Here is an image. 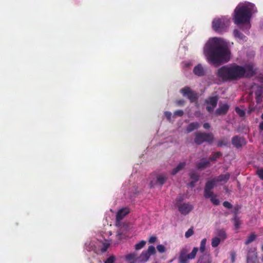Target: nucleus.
I'll return each mask as SVG.
<instances>
[{"mask_svg": "<svg viewBox=\"0 0 263 263\" xmlns=\"http://www.w3.org/2000/svg\"><path fill=\"white\" fill-rule=\"evenodd\" d=\"M261 118L262 119H263V113L262 114L261 116Z\"/></svg>", "mask_w": 263, "mask_h": 263, "instance_id": "nucleus-54", "label": "nucleus"}, {"mask_svg": "<svg viewBox=\"0 0 263 263\" xmlns=\"http://www.w3.org/2000/svg\"><path fill=\"white\" fill-rule=\"evenodd\" d=\"M148 253L146 251H143L139 256L140 261L145 262L147 261L149 258Z\"/></svg>", "mask_w": 263, "mask_h": 263, "instance_id": "nucleus-23", "label": "nucleus"}, {"mask_svg": "<svg viewBox=\"0 0 263 263\" xmlns=\"http://www.w3.org/2000/svg\"><path fill=\"white\" fill-rule=\"evenodd\" d=\"M189 177L192 179V181H194L195 182H198L199 181V175L197 172H191L189 174Z\"/></svg>", "mask_w": 263, "mask_h": 263, "instance_id": "nucleus-25", "label": "nucleus"}, {"mask_svg": "<svg viewBox=\"0 0 263 263\" xmlns=\"http://www.w3.org/2000/svg\"><path fill=\"white\" fill-rule=\"evenodd\" d=\"M157 249L160 253H164L165 251V248L162 245H159L157 246Z\"/></svg>", "mask_w": 263, "mask_h": 263, "instance_id": "nucleus-41", "label": "nucleus"}, {"mask_svg": "<svg viewBox=\"0 0 263 263\" xmlns=\"http://www.w3.org/2000/svg\"><path fill=\"white\" fill-rule=\"evenodd\" d=\"M194 234V231L193 228H190L185 233V236L186 238H189Z\"/></svg>", "mask_w": 263, "mask_h": 263, "instance_id": "nucleus-40", "label": "nucleus"}, {"mask_svg": "<svg viewBox=\"0 0 263 263\" xmlns=\"http://www.w3.org/2000/svg\"><path fill=\"white\" fill-rule=\"evenodd\" d=\"M164 115H165V116L166 117V118H167V119L168 120V121H171V117H172V113L170 111H165L164 112Z\"/></svg>", "mask_w": 263, "mask_h": 263, "instance_id": "nucleus-47", "label": "nucleus"}, {"mask_svg": "<svg viewBox=\"0 0 263 263\" xmlns=\"http://www.w3.org/2000/svg\"><path fill=\"white\" fill-rule=\"evenodd\" d=\"M157 240V237L156 236H151L149 239V242L151 243H154Z\"/></svg>", "mask_w": 263, "mask_h": 263, "instance_id": "nucleus-50", "label": "nucleus"}, {"mask_svg": "<svg viewBox=\"0 0 263 263\" xmlns=\"http://www.w3.org/2000/svg\"><path fill=\"white\" fill-rule=\"evenodd\" d=\"M218 97L216 96L211 97L208 99L205 100V102L208 106L206 107V110L211 112L213 111L214 109L216 107L218 101Z\"/></svg>", "mask_w": 263, "mask_h": 263, "instance_id": "nucleus-8", "label": "nucleus"}, {"mask_svg": "<svg viewBox=\"0 0 263 263\" xmlns=\"http://www.w3.org/2000/svg\"><path fill=\"white\" fill-rule=\"evenodd\" d=\"M230 174L226 173L225 174H221L217 177L214 178L216 183V182H224L226 183L230 179Z\"/></svg>", "mask_w": 263, "mask_h": 263, "instance_id": "nucleus-15", "label": "nucleus"}, {"mask_svg": "<svg viewBox=\"0 0 263 263\" xmlns=\"http://www.w3.org/2000/svg\"><path fill=\"white\" fill-rule=\"evenodd\" d=\"M235 111L239 115L240 117H243L245 115V111L240 109L238 107L235 108Z\"/></svg>", "mask_w": 263, "mask_h": 263, "instance_id": "nucleus-39", "label": "nucleus"}, {"mask_svg": "<svg viewBox=\"0 0 263 263\" xmlns=\"http://www.w3.org/2000/svg\"><path fill=\"white\" fill-rule=\"evenodd\" d=\"M185 101L183 99H180L176 101V104L178 106H182L184 105Z\"/></svg>", "mask_w": 263, "mask_h": 263, "instance_id": "nucleus-49", "label": "nucleus"}, {"mask_svg": "<svg viewBox=\"0 0 263 263\" xmlns=\"http://www.w3.org/2000/svg\"><path fill=\"white\" fill-rule=\"evenodd\" d=\"M146 244V241L145 240H141L139 243L136 244L135 246V249L136 250H139L143 248Z\"/></svg>", "mask_w": 263, "mask_h": 263, "instance_id": "nucleus-29", "label": "nucleus"}, {"mask_svg": "<svg viewBox=\"0 0 263 263\" xmlns=\"http://www.w3.org/2000/svg\"><path fill=\"white\" fill-rule=\"evenodd\" d=\"M115 260V257L114 256L109 257L105 261V263H113Z\"/></svg>", "mask_w": 263, "mask_h": 263, "instance_id": "nucleus-45", "label": "nucleus"}, {"mask_svg": "<svg viewBox=\"0 0 263 263\" xmlns=\"http://www.w3.org/2000/svg\"><path fill=\"white\" fill-rule=\"evenodd\" d=\"M180 92L184 97H186L191 103L197 101L198 99L197 93L192 90L189 87H185L182 88Z\"/></svg>", "mask_w": 263, "mask_h": 263, "instance_id": "nucleus-7", "label": "nucleus"}, {"mask_svg": "<svg viewBox=\"0 0 263 263\" xmlns=\"http://www.w3.org/2000/svg\"><path fill=\"white\" fill-rule=\"evenodd\" d=\"M130 212L129 209L128 208H124L119 210L116 215L117 222H120L122 220L126 215Z\"/></svg>", "mask_w": 263, "mask_h": 263, "instance_id": "nucleus-13", "label": "nucleus"}, {"mask_svg": "<svg viewBox=\"0 0 263 263\" xmlns=\"http://www.w3.org/2000/svg\"><path fill=\"white\" fill-rule=\"evenodd\" d=\"M167 180V177L163 175H157L155 180H152L149 183L151 187H154L156 185H163Z\"/></svg>", "mask_w": 263, "mask_h": 263, "instance_id": "nucleus-10", "label": "nucleus"}, {"mask_svg": "<svg viewBox=\"0 0 263 263\" xmlns=\"http://www.w3.org/2000/svg\"><path fill=\"white\" fill-rule=\"evenodd\" d=\"M211 201L213 203V204L215 205H218L219 204V201L218 199L216 198L214 195L210 198Z\"/></svg>", "mask_w": 263, "mask_h": 263, "instance_id": "nucleus-38", "label": "nucleus"}, {"mask_svg": "<svg viewBox=\"0 0 263 263\" xmlns=\"http://www.w3.org/2000/svg\"><path fill=\"white\" fill-rule=\"evenodd\" d=\"M259 129L260 130V131H262L263 130V121L262 122H261L259 124Z\"/></svg>", "mask_w": 263, "mask_h": 263, "instance_id": "nucleus-53", "label": "nucleus"}, {"mask_svg": "<svg viewBox=\"0 0 263 263\" xmlns=\"http://www.w3.org/2000/svg\"><path fill=\"white\" fill-rule=\"evenodd\" d=\"M194 135V141L197 145H201L203 142L211 144L214 141V136L211 133L196 132Z\"/></svg>", "mask_w": 263, "mask_h": 263, "instance_id": "nucleus-5", "label": "nucleus"}, {"mask_svg": "<svg viewBox=\"0 0 263 263\" xmlns=\"http://www.w3.org/2000/svg\"><path fill=\"white\" fill-rule=\"evenodd\" d=\"M231 24L230 19L226 16L216 17L213 19L212 27L213 30L219 34H223L228 31Z\"/></svg>", "mask_w": 263, "mask_h": 263, "instance_id": "nucleus-4", "label": "nucleus"}, {"mask_svg": "<svg viewBox=\"0 0 263 263\" xmlns=\"http://www.w3.org/2000/svg\"><path fill=\"white\" fill-rule=\"evenodd\" d=\"M229 109V106L228 104H222L220 105L219 108L215 110V114L217 116L224 115L228 112Z\"/></svg>", "mask_w": 263, "mask_h": 263, "instance_id": "nucleus-14", "label": "nucleus"}, {"mask_svg": "<svg viewBox=\"0 0 263 263\" xmlns=\"http://www.w3.org/2000/svg\"><path fill=\"white\" fill-rule=\"evenodd\" d=\"M256 238V235L254 233H252L245 241V245H248L255 240Z\"/></svg>", "mask_w": 263, "mask_h": 263, "instance_id": "nucleus-27", "label": "nucleus"}, {"mask_svg": "<svg viewBox=\"0 0 263 263\" xmlns=\"http://www.w3.org/2000/svg\"><path fill=\"white\" fill-rule=\"evenodd\" d=\"M240 208V207L239 205H237L234 207V210L233 211V213L234 214V217H238V211Z\"/></svg>", "mask_w": 263, "mask_h": 263, "instance_id": "nucleus-42", "label": "nucleus"}, {"mask_svg": "<svg viewBox=\"0 0 263 263\" xmlns=\"http://www.w3.org/2000/svg\"><path fill=\"white\" fill-rule=\"evenodd\" d=\"M183 200V197L182 196H177L175 199V205L177 207L178 204H182V202Z\"/></svg>", "mask_w": 263, "mask_h": 263, "instance_id": "nucleus-35", "label": "nucleus"}, {"mask_svg": "<svg viewBox=\"0 0 263 263\" xmlns=\"http://www.w3.org/2000/svg\"><path fill=\"white\" fill-rule=\"evenodd\" d=\"M206 242V238H204L201 241L199 251L202 253H203L205 251Z\"/></svg>", "mask_w": 263, "mask_h": 263, "instance_id": "nucleus-30", "label": "nucleus"}, {"mask_svg": "<svg viewBox=\"0 0 263 263\" xmlns=\"http://www.w3.org/2000/svg\"><path fill=\"white\" fill-rule=\"evenodd\" d=\"M256 174L261 180H263V168H258L256 171Z\"/></svg>", "mask_w": 263, "mask_h": 263, "instance_id": "nucleus-36", "label": "nucleus"}, {"mask_svg": "<svg viewBox=\"0 0 263 263\" xmlns=\"http://www.w3.org/2000/svg\"><path fill=\"white\" fill-rule=\"evenodd\" d=\"M222 204L223 206L227 208L228 209H231V208H232V204L229 201H225L223 202Z\"/></svg>", "mask_w": 263, "mask_h": 263, "instance_id": "nucleus-43", "label": "nucleus"}, {"mask_svg": "<svg viewBox=\"0 0 263 263\" xmlns=\"http://www.w3.org/2000/svg\"><path fill=\"white\" fill-rule=\"evenodd\" d=\"M220 242V239L219 237H215L212 239L211 245L213 248L217 247Z\"/></svg>", "mask_w": 263, "mask_h": 263, "instance_id": "nucleus-28", "label": "nucleus"}, {"mask_svg": "<svg viewBox=\"0 0 263 263\" xmlns=\"http://www.w3.org/2000/svg\"><path fill=\"white\" fill-rule=\"evenodd\" d=\"M109 243H103L102 245V247L101 248V251L102 253L105 252L108 249V247H109Z\"/></svg>", "mask_w": 263, "mask_h": 263, "instance_id": "nucleus-37", "label": "nucleus"}, {"mask_svg": "<svg viewBox=\"0 0 263 263\" xmlns=\"http://www.w3.org/2000/svg\"><path fill=\"white\" fill-rule=\"evenodd\" d=\"M197 182H195L194 181H191L190 183H189V185L192 187H193L195 186V183H196Z\"/></svg>", "mask_w": 263, "mask_h": 263, "instance_id": "nucleus-52", "label": "nucleus"}, {"mask_svg": "<svg viewBox=\"0 0 263 263\" xmlns=\"http://www.w3.org/2000/svg\"><path fill=\"white\" fill-rule=\"evenodd\" d=\"M256 11L253 4L249 2L239 4L234 10V23L236 25L249 23L253 13Z\"/></svg>", "mask_w": 263, "mask_h": 263, "instance_id": "nucleus-3", "label": "nucleus"}, {"mask_svg": "<svg viewBox=\"0 0 263 263\" xmlns=\"http://www.w3.org/2000/svg\"><path fill=\"white\" fill-rule=\"evenodd\" d=\"M227 145V142H224L223 140H219L217 142V146L222 147Z\"/></svg>", "mask_w": 263, "mask_h": 263, "instance_id": "nucleus-46", "label": "nucleus"}, {"mask_svg": "<svg viewBox=\"0 0 263 263\" xmlns=\"http://www.w3.org/2000/svg\"><path fill=\"white\" fill-rule=\"evenodd\" d=\"M257 257L256 249H250L248 251L247 263H256Z\"/></svg>", "mask_w": 263, "mask_h": 263, "instance_id": "nucleus-12", "label": "nucleus"}, {"mask_svg": "<svg viewBox=\"0 0 263 263\" xmlns=\"http://www.w3.org/2000/svg\"><path fill=\"white\" fill-rule=\"evenodd\" d=\"M221 156L222 153L220 152H213L209 157V160L211 161H215Z\"/></svg>", "mask_w": 263, "mask_h": 263, "instance_id": "nucleus-21", "label": "nucleus"}, {"mask_svg": "<svg viewBox=\"0 0 263 263\" xmlns=\"http://www.w3.org/2000/svg\"><path fill=\"white\" fill-rule=\"evenodd\" d=\"M200 127V124L197 122H192L186 127V131L188 133H191Z\"/></svg>", "mask_w": 263, "mask_h": 263, "instance_id": "nucleus-18", "label": "nucleus"}, {"mask_svg": "<svg viewBox=\"0 0 263 263\" xmlns=\"http://www.w3.org/2000/svg\"><path fill=\"white\" fill-rule=\"evenodd\" d=\"M256 73V69L253 64L240 66L234 64L225 65L219 68L216 73L217 78L223 82L238 80L246 78H250Z\"/></svg>", "mask_w": 263, "mask_h": 263, "instance_id": "nucleus-2", "label": "nucleus"}, {"mask_svg": "<svg viewBox=\"0 0 263 263\" xmlns=\"http://www.w3.org/2000/svg\"><path fill=\"white\" fill-rule=\"evenodd\" d=\"M204 53L208 62L216 67L228 63L231 55L228 43L218 37L209 39L204 48Z\"/></svg>", "mask_w": 263, "mask_h": 263, "instance_id": "nucleus-1", "label": "nucleus"}, {"mask_svg": "<svg viewBox=\"0 0 263 263\" xmlns=\"http://www.w3.org/2000/svg\"><path fill=\"white\" fill-rule=\"evenodd\" d=\"M213 195L214 193L212 190L204 189V196L205 198H210Z\"/></svg>", "mask_w": 263, "mask_h": 263, "instance_id": "nucleus-31", "label": "nucleus"}, {"mask_svg": "<svg viewBox=\"0 0 263 263\" xmlns=\"http://www.w3.org/2000/svg\"><path fill=\"white\" fill-rule=\"evenodd\" d=\"M186 165L185 162L179 163L177 166L175 167L172 171L171 174L173 175H176L179 171H181Z\"/></svg>", "mask_w": 263, "mask_h": 263, "instance_id": "nucleus-19", "label": "nucleus"}, {"mask_svg": "<svg viewBox=\"0 0 263 263\" xmlns=\"http://www.w3.org/2000/svg\"><path fill=\"white\" fill-rule=\"evenodd\" d=\"M217 235L221 239L224 240L227 238L226 232L222 229H219L217 231Z\"/></svg>", "mask_w": 263, "mask_h": 263, "instance_id": "nucleus-26", "label": "nucleus"}, {"mask_svg": "<svg viewBox=\"0 0 263 263\" xmlns=\"http://www.w3.org/2000/svg\"><path fill=\"white\" fill-rule=\"evenodd\" d=\"M233 35L236 39L239 40V42H245L247 40V37L243 34L241 33L238 30L235 29L233 31Z\"/></svg>", "mask_w": 263, "mask_h": 263, "instance_id": "nucleus-17", "label": "nucleus"}, {"mask_svg": "<svg viewBox=\"0 0 263 263\" xmlns=\"http://www.w3.org/2000/svg\"><path fill=\"white\" fill-rule=\"evenodd\" d=\"M210 161L208 160L201 161L196 164V167L198 170H203L208 167Z\"/></svg>", "mask_w": 263, "mask_h": 263, "instance_id": "nucleus-20", "label": "nucleus"}, {"mask_svg": "<svg viewBox=\"0 0 263 263\" xmlns=\"http://www.w3.org/2000/svg\"><path fill=\"white\" fill-rule=\"evenodd\" d=\"M230 256H231V262H232V263H234L235 262V257H236L235 252L234 251L231 252Z\"/></svg>", "mask_w": 263, "mask_h": 263, "instance_id": "nucleus-48", "label": "nucleus"}, {"mask_svg": "<svg viewBox=\"0 0 263 263\" xmlns=\"http://www.w3.org/2000/svg\"><path fill=\"white\" fill-rule=\"evenodd\" d=\"M183 111L182 110H177L174 112L175 116L182 117L183 115Z\"/></svg>", "mask_w": 263, "mask_h": 263, "instance_id": "nucleus-44", "label": "nucleus"}, {"mask_svg": "<svg viewBox=\"0 0 263 263\" xmlns=\"http://www.w3.org/2000/svg\"><path fill=\"white\" fill-rule=\"evenodd\" d=\"M193 72L195 75L199 77H201L205 74V71L201 64H198L195 66L193 69Z\"/></svg>", "mask_w": 263, "mask_h": 263, "instance_id": "nucleus-16", "label": "nucleus"}, {"mask_svg": "<svg viewBox=\"0 0 263 263\" xmlns=\"http://www.w3.org/2000/svg\"><path fill=\"white\" fill-rule=\"evenodd\" d=\"M136 254L135 253L129 254L126 255V259L128 261L135 260L136 259Z\"/></svg>", "mask_w": 263, "mask_h": 263, "instance_id": "nucleus-34", "label": "nucleus"}, {"mask_svg": "<svg viewBox=\"0 0 263 263\" xmlns=\"http://www.w3.org/2000/svg\"><path fill=\"white\" fill-rule=\"evenodd\" d=\"M146 251L148 253V255L149 256L154 255L156 253L155 248L153 246H149L147 250Z\"/></svg>", "mask_w": 263, "mask_h": 263, "instance_id": "nucleus-33", "label": "nucleus"}, {"mask_svg": "<svg viewBox=\"0 0 263 263\" xmlns=\"http://www.w3.org/2000/svg\"><path fill=\"white\" fill-rule=\"evenodd\" d=\"M216 183L215 180L213 179L211 180H208L205 185L204 189L212 190Z\"/></svg>", "mask_w": 263, "mask_h": 263, "instance_id": "nucleus-22", "label": "nucleus"}, {"mask_svg": "<svg viewBox=\"0 0 263 263\" xmlns=\"http://www.w3.org/2000/svg\"><path fill=\"white\" fill-rule=\"evenodd\" d=\"M177 208L181 214L186 215L193 210L194 207L189 203H183L178 204Z\"/></svg>", "mask_w": 263, "mask_h": 263, "instance_id": "nucleus-9", "label": "nucleus"}, {"mask_svg": "<svg viewBox=\"0 0 263 263\" xmlns=\"http://www.w3.org/2000/svg\"><path fill=\"white\" fill-rule=\"evenodd\" d=\"M197 263H211V261L208 256L202 255L199 258Z\"/></svg>", "mask_w": 263, "mask_h": 263, "instance_id": "nucleus-24", "label": "nucleus"}, {"mask_svg": "<svg viewBox=\"0 0 263 263\" xmlns=\"http://www.w3.org/2000/svg\"><path fill=\"white\" fill-rule=\"evenodd\" d=\"M203 127L205 129H209L210 128V125L209 123H205L203 124Z\"/></svg>", "mask_w": 263, "mask_h": 263, "instance_id": "nucleus-51", "label": "nucleus"}, {"mask_svg": "<svg viewBox=\"0 0 263 263\" xmlns=\"http://www.w3.org/2000/svg\"><path fill=\"white\" fill-rule=\"evenodd\" d=\"M198 251L197 247H194L192 252L187 254L188 250L185 249H182L180 253L179 256V263H189L188 259H194Z\"/></svg>", "mask_w": 263, "mask_h": 263, "instance_id": "nucleus-6", "label": "nucleus"}, {"mask_svg": "<svg viewBox=\"0 0 263 263\" xmlns=\"http://www.w3.org/2000/svg\"><path fill=\"white\" fill-rule=\"evenodd\" d=\"M232 144L234 147L239 148L246 144V141L243 137L236 135L232 138Z\"/></svg>", "mask_w": 263, "mask_h": 263, "instance_id": "nucleus-11", "label": "nucleus"}, {"mask_svg": "<svg viewBox=\"0 0 263 263\" xmlns=\"http://www.w3.org/2000/svg\"><path fill=\"white\" fill-rule=\"evenodd\" d=\"M233 221L234 223V226L235 229H239L240 224V222L238 217H234Z\"/></svg>", "mask_w": 263, "mask_h": 263, "instance_id": "nucleus-32", "label": "nucleus"}, {"mask_svg": "<svg viewBox=\"0 0 263 263\" xmlns=\"http://www.w3.org/2000/svg\"><path fill=\"white\" fill-rule=\"evenodd\" d=\"M261 250H262V251L263 252V245H262V246H261Z\"/></svg>", "mask_w": 263, "mask_h": 263, "instance_id": "nucleus-55", "label": "nucleus"}]
</instances>
